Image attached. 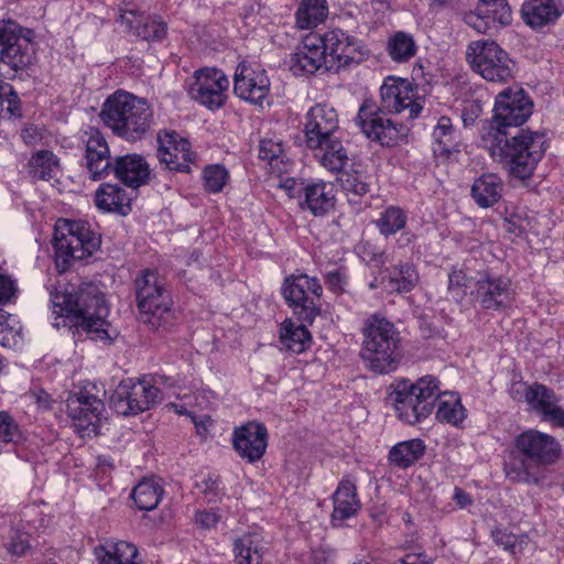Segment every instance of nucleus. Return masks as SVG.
<instances>
[{
  "label": "nucleus",
  "mask_w": 564,
  "mask_h": 564,
  "mask_svg": "<svg viewBox=\"0 0 564 564\" xmlns=\"http://www.w3.org/2000/svg\"><path fill=\"white\" fill-rule=\"evenodd\" d=\"M319 46L325 51L327 70H339L354 64L361 63L368 52L358 40L340 29H332L319 33Z\"/></svg>",
  "instance_id": "obj_13"
},
{
  "label": "nucleus",
  "mask_w": 564,
  "mask_h": 564,
  "mask_svg": "<svg viewBox=\"0 0 564 564\" xmlns=\"http://www.w3.org/2000/svg\"><path fill=\"white\" fill-rule=\"evenodd\" d=\"M270 80L264 69L239 64L234 78L235 94L251 104L260 105L268 96Z\"/></svg>",
  "instance_id": "obj_23"
},
{
  "label": "nucleus",
  "mask_w": 564,
  "mask_h": 564,
  "mask_svg": "<svg viewBox=\"0 0 564 564\" xmlns=\"http://www.w3.org/2000/svg\"><path fill=\"white\" fill-rule=\"evenodd\" d=\"M482 11L490 22L509 25L512 22V11L507 0H478Z\"/></svg>",
  "instance_id": "obj_49"
},
{
  "label": "nucleus",
  "mask_w": 564,
  "mask_h": 564,
  "mask_svg": "<svg viewBox=\"0 0 564 564\" xmlns=\"http://www.w3.org/2000/svg\"><path fill=\"white\" fill-rule=\"evenodd\" d=\"M394 564H431L426 555L419 554H406L403 558L399 560Z\"/></svg>",
  "instance_id": "obj_63"
},
{
  "label": "nucleus",
  "mask_w": 564,
  "mask_h": 564,
  "mask_svg": "<svg viewBox=\"0 0 564 564\" xmlns=\"http://www.w3.org/2000/svg\"><path fill=\"white\" fill-rule=\"evenodd\" d=\"M425 453L421 438H412L395 444L389 452V460L399 468H406L417 462Z\"/></svg>",
  "instance_id": "obj_40"
},
{
  "label": "nucleus",
  "mask_w": 564,
  "mask_h": 564,
  "mask_svg": "<svg viewBox=\"0 0 564 564\" xmlns=\"http://www.w3.org/2000/svg\"><path fill=\"white\" fill-rule=\"evenodd\" d=\"M378 108L387 113H401L408 110V118L414 119L422 111V105L415 99L412 84L401 77L389 76L380 87Z\"/></svg>",
  "instance_id": "obj_17"
},
{
  "label": "nucleus",
  "mask_w": 564,
  "mask_h": 564,
  "mask_svg": "<svg viewBox=\"0 0 564 564\" xmlns=\"http://www.w3.org/2000/svg\"><path fill=\"white\" fill-rule=\"evenodd\" d=\"M319 33L307 34L297 50L290 56V70L295 76L312 75L323 66L327 70L325 51L319 46Z\"/></svg>",
  "instance_id": "obj_24"
},
{
  "label": "nucleus",
  "mask_w": 564,
  "mask_h": 564,
  "mask_svg": "<svg viewBox=\"0 0 564 564\" xmlns=\"http://www.w3.org/2000/svg\"><path fill=\"white\" fill-rule=\"evenodd\" d=\"M341 188L349 195L360 197L370 192L369 176L360 171L340 172L338 177Z\"/></svg>",
  "instance_id": "obj_48"
},
{
  "label": "nucleus",
  "mask_w": 564,
  "mask_h": 564,
  "mask_svg": "<svg viewBox=\"0 0 564 564\" xmlns=\"http://www.w3.org/2000/svg\"><path fill=\"white\" fill-rule=\"evenodd\" d=\"M306 147L313 151L319 164L332 173H340L348 163L347 150L340 137L324 139L316 147L312 144Z\"/></svg>",
  "instance_id": "obj_31"
},
{
  "label": "nucleus",
  "mask_w": 564,
  "mask_h": 564,
  "mask_svg": "<svg viewBox=\"0 0 564 564\" xmlns=\"http://www.w3.org/2000/svg\"><path fill=\"white\" fill-rule=\"evenodd\" d=\"M162 399V391L148 377L127 378L111 393L109 405L118 415L133 416L154 408Z\"/></svg>",
  "instance_id": "obj_10"
},
{
  "label": "nucleus",
  "mask_w": 564,
  "mask_h": 564,
  "mask_svg": "<svg viewBox=\"0 0 564 564\" xmlns=\"http://www.w3.org/2000/svg\"><path fill=\"white\" fill-rule=\"evenodd\" d=\"M502 186L496 174H482L471 186V197L479 207H490L501 198Z\"/></svg>",
  "instance_id": "obj_38"
},
{
  "label": "nucleus",
  "mask_w": 564,
  "mask_h": 564,
  "mask_svg": "<svg viewBox=\"0 0 564 564\" xmlns=\"http://www.w3.org/2000/svg\"><path fill=\"white\" fill-rule=\"evenodd\" d=\"M494 541L497 545L502 546L505 550L512 554L517 553L518 536L507 532L502 529H496L491 533Z\"/></svg>",
  "instance_id": "obj_57"
},
{
  "label": "nucleus",
  "mask_w": 564,
  "mask_h": 564,
  "mask_svg": "<svg viewBox=\"0 0 564 564\" xmlns=\"http://www.w3.org/2000/svg\"><path fill=\"white\" fill-rule=\"evenodd\" d=\"M219 519L220 516L213 510L199 511L195 516L196 523L204 529L214 528L218 523Z\"/></svg>",
  "instance_id": "obj_62"
},
{
  "label": "nucleus",
  "mask_w": 564,
  "mask_h": 564,
  "mask_svg": "<svg viewBox=\"0 0 564 564\" xmlns=\"http://www.w3.org/2000/svg\"><path fill=\"white\" fill-rule=\"evenodd\" d=\"M406 220L408 216L403 209L398 206H389L380 213V216L375 224L380 234L388 237L403 229Z\"/></svg>",
  "instance_id": "obj_47"
},
{
  "label": "nucleus",
  "mask_w": 564,
  "mask_h": 564,
  "mask_svg": "<svg viewBox=\"0 0 564 564\" xmlns=\"http://www.w3.org/2000/svg\"><path fill=\"white\" fill-rule=\"evenodd\" d=\"M389 393L395 414L405 424L414 425L427 419L434 411L440 397V380L423 376L415 381L408 378L394 380Z\"/></svg>",
  "instance_id": "obj_6"
},
{
  "label": "nucleus",
  "mask_w": 564,
  "mask_h": 564,
  "mask_svg": "<svg viewBox=\"0 0 564 564\" xmlns=\"http://www.w3.org/2000/svg\"><path fill=\"white\" fill-rule=\"evenodd\" d=\"M53 313L65 323L88 334L91 339L108 340L109 307L94 283H83L77 290L52 296Z\"/></svg>",
  "instance_id": "obj_2"
},
{
  "label": "nucleus",
  "mask_w": 564,
  "mask_h": 564,
  "mask_svg": "<svg viewBox=\"0 0 564 564\" xmlns=\"http://www.w3.org/2000/svg\"><path fill=\"white\" fill-rule=\"evenodd\" d=\"M437 409L435 417L441 423L458 427L465 421L466 409L462 404L458 394L451 391H443L440 388V397L436 400Z\"/></svg>",
  "instance_id": "obj_37"
},
{
  "label": "nucleus",
  "mask_w": 564,
  "mask_h": 564,
  "mask_svg": "<svg viewBox=\"0 0 564 564\" xmlns=\"http://www.w3.org/2000/svg\"><path fill=\"white\" fill-rule=\"evenodd\" d=\"M311 333L306 323L296 324L292 319H285L280 327L281 345L295 354L305 351L311 345Z\"/></svg>",
  "instance_id": "obj_39"
},
{
  "label": "nucleus",
  "mask_w": 564,
  "mask_h": 564,
  "mask_svg": "<svg viewBox=\"0 0 564 564\" xmlns=\"http://www.w3.org/2000/svg\"><path fill=\"white\" fill-rule=\"evenodd\" d=\"M562 12L558 0H525L521 9L523 21L534 30L554 24Z\"/></svg>",
  "instance_id": "obj_30"
},
{
  "label": "nucleus",
  "mask_w": 564,
  "mask_h": 564,
  "mask_svg": "<svg viewBox=\"0 0 564 564\" xmlns=\"http://www.w3.org/2000/svg\"><path fill=\"white\" fill-rule=\"evenodd\" d=\"M205 188L209 193H219L228 181V172L221 165L207 166L204 171Z\"/></svg>",
  "instance_id": "obj_51"
},
{
  "label": "nucleus",
  "mask_w": 564,
  "mask_h": 564,
  "mask_svg": "<svg viewBox=\"0 0 564 564\" xmlns=\"http://www.w3.org/2000/svg\"><path fill=\"white\" fill-rule=\"evenodd\" d=\"M162 486L152 478H144L132 490L131 497L140 510L151 511L158 507L163 496Z\"/></svg>",
  "instance_id": "obj_42"
},
{
  "label": "nucleus",
  "mask_w": 564,
  "mask_h": 564,
  "mask_svg": "<svg viewBox=\"0 0 564 564\" xmlns=\"http://www.w3.org/2000/svg\"><path fill=\"white\" fill-rule=\"evenodd\" d=\"M281 292L302 323L311 325L321 314L323 288L318 279L307 274H291L284 279Z\"/></svg>",
  "instance_id": "obj_11"
},
{
  "label": "nucleus",
  "mask_w": 564,
  "mask_h": 564,
  "mask_svg": "<svg viewBox=\"0 0 564 564\" xmlns=\"http://www.w3.org/2000/svg\"><path fill=\"white\" fill-rule=\"evenodd\" d=\"M100 243V236L88 223L59 219L54 232L55 263L58 272H66L74 261L93 256Z\"/></svg>",
  "instance_id": "obj_7"
},
{
  "label": "nucleus",
  "mask_w": 564,
  "mask_h": 564,
  "mask_svg": "<svg viewBox=\"0 0 564 564\" xmlns=\"http://www.w3.org/2000/svg\"><path fill=\"white\" fill-rule=\"evenodd\" d=\"M111 172L124 185L132 188H138L145 184L150 175L148 163L139 154H127L116 158Z\"/></svg>",
  "instance_id": "obj_28"
},
{
  "label": "nucleus",
  "mask_w": 564,
  "mask_h": 564,
  "mask_svg": "<svg viewBox=\"0 0 564 564\" xmlns=\"http://www.w3.org/2000/svg\"><path fill=\"white\" fill-rule=\"evenodd\" d=\"M482 111L478 101H468L462 110V120L465 127L473 126Z\"/></svg>",
  "instance_id": "obj_61"
},
{
  "label": "nucleus",
  "mask_w": 564,
  "mask_h": 564,
  "mask_svg": "<svg viewBox=\"0 0 564 564\" xmlns=\"http://www.w3.org/2000/svg\"><path fill=\"white\" fill-rule=\"evenodd\" d=\"M328 14L326 0H302L295 12L299 29H312L322 23Z\"/></svg>",
  "instance_id": "obj_41"
},
{
  "label": "nucleus",
  "mask_w": 564,
  "mask_h": 564,
  "mask_svg": "<svg viewBox=\"0 0 564 564\" xmlns=\"http://www.w3.org/2000/svg\"><path fill=\"white\" fill-rule=\"evenodd\" d=\"M304 200L302 208L314 216H324L335 206L334 187L330 183L316 182L303 188Z\"/></svg>",
  "instance_id": "obj_33"
},
{
  "label": "nucleus",
  "mask_w": 564,
  "mask_h": 564,
  "mask_svg": "<svg viewBox=\"0 0 564 564\" xmlns=\"http://www.w3.org/2000/svg\"><path fill=\"white\" fill-rule=\"evenodd\" d=\"M532 109L533 102L522 88H507L496 97L492 121L484 124L492 123L503 130L519 127L530 118Z\"/></svg>",
  "instance_id": "obj_15"
},
{
  "label": "nucleus",
  "mask_w": 564,
  "mask_h": 564,
  "mask_svg": "<svg viewBox=\"0 0 564 564\" xmlns=\"http://www.w3.org/2000/svg\"><path fill=\"white\" fill-rule=\"evenodd\" d=\"M29 165L32 176L43 181L55 178L61 171L58 158L48 150L33 154Z\"/></svg>",
  "instance_id": "obj_44"
},
{
  "label": "nucleus",
  "mask_w": 564,
  "mask_h": 564,
  "mask_svg": "<svg viewBox=\"0 0 564 564\" xmlns=\"http://www.w3.org/2000/svg\"><path fill=\"white\" fill-rule=\"evenodd\" d=\"M333 523L343 522L357 514L361 503L357 495V487L350 479L344 478L338 484L333 495Z\"/></svg>",
  "instance_id": "obj_32"
},
{
  "label": "nucleus",
  "mask_w": 564,
  "mask_h": 564,
  "mask_svg": "<svg viewBox=\"0 0 564 564\" xmlns=\"http://www.w3.org/2000/svg\"><path fill=\"white\" fill-rule=\"evenodd\" d=\"M265 543L257 532H248L236 538L232 552L237 564H262Z\"/></svg>",
  "instance_id": "obj_35"
},
{
  "label": "nucleus",
  "mask_w": 564,
  "mask_h": 564,
  "mask_svg": "<svg viewBox=\"0 0 564 564\" xmlns=\"http://www.w3.org/2000/svg\"><path fill=\"white\" fill-rule=\"evenodd\" d=\"M305 143L316 147L324 139L338 137L339 119L336 109L327 104H316L305 115Z\"/></svg>",
  "instance_id": "obj_20"
},
{
  "label": "nucleus",
  "mask_w": 564,
  "mask_h": 564,
  "mask_svg": "<svg viewBox=\"0 0 564 564\" xmlns=\"http://www.w3.org/2000/svg\"><path fill=\"white\" fill-rule=\"evenodd\" d=\"M432 150L438 161L446 162L460 152L462 140L448 117H441L433 130Z\"/></svg>",
  "instance_id": "obj_29"
},
{
  "label": "nucleus",
  "mask_w": 564,
  "mask_h": 564,
  "mask_svg": "<svg viewBox=\"0 0 564 564\" xmlns=\"http://www.w3.org/2000/svg\"><path fill=\"white\" fill-rule=\"evenodd\" d=\"M158 158L161 164L171 171L191 172V164L195 162L196 155L187 140L175 131L163 130L158 133Z\"/></svg>",
  "instance_id": "obj_19"
},
{
  "label": "nucleus",
  "mask_w": 564,
  "mask_h": 564,
  "mask_svg": "<svg viewBox=\"0 0 564 564\" xmlns=\"http://www.w3.org/2000/svg\"><path fill=\"white\" fill-rule=\"evenodd\" d=\"M25 30L26 29L20 26L13 20L0 21V46L3 48L8 45H12L15 41L24 35Z\"/></svg>",
  "instance_id": "obj_52"
},
{
  "label": "nucleus",
  "mask_w": 564,
  "mask_h": 564,
  "mask_svg": "<svg viewBox=\"0 0 564 564\" xmlns=\"http://www.w3.org/2000/svg\"><path fill=\"white\" fill-rule=\"evenodd\" d=\"M0 104H7V110L10 115L20 116V98L13 87L2 79H0Z\"/></svg>",
  "instance_id": "obj_54"
},
{
  "label": "nucleus",
  "mask_w": 564,
  "mask_h": 564,
  "mask_svg": "<svg viewBox=\"0 0 564 564\" xmlns=\"http://www.w3.org/2000/svg\"><path fill=\"white\" fill-rule=\"evenodd\" d=\"M20 524L17 528L12 527L9 530V535L4 542L7 550L15 555H22L30 547V535L31 530L35 529V525L30 520H20Z\"/></svg>",
  "instance_id": "obj_46"
},
{
  "label": "nucleus",
  "mask_w": 564,
  "mask_h": 564,
  "mask_svg": "<svg viewBox=\"0 0 564 564\" xmlns=\"http://www.w3.org/2000/svg\"><path fill=\"white\" fill-rule=\"evenodd\" d=\"M96 206L104 212L126 216L131 210V198L119 185L104 183L96 191Z\"/></svg>",
  "instance_id": "obj_36"
},
{
  "label": "nucleus",
  "mask_w": 564,
  "mask_h": 564,
  "mask_svg": "<svg viewBox=\"0 0 564 564\" xmlns=\"http://www.w3.org/2000/svg\"><path fill=\"white\" fill-rule=\"evenodd\" d=\"M34 37V31L26 29L23 36L12 45H8L1 50L0 65L9 68V70L4 73L10 78L15 77L19 70H23L33 64L35 58Z\"/></svg>",
  "instance_id": "obj_25"
},
{
  "label": "nucleus",
  "mask_w": 564,
  "mask_h": 564,
  "mask_svg": "<svg viewBox=\"0 0 564 564\" xmlns=\"http://www.w3.org/2000/svg\"><path fill=\"white\" fill-rule=\"evenodd\" d=\"M470 68L487 82L507 83L513 78L514 62L495 41H471L466 48Z\"/></svg>",
  "instance_id": "obj_9"
},
{
  "label": "nucleus",
  "mask_w": 564,
  "mask_h": 564,
  "mask_svg": "<svg viewBox=\"0 0 564 564\" xmlns=\"http://www.w3.org/2000/svg\"><path fill=\"white\" fill-rule=\"evenodd\" d=\"M228 87L229 79L223 70L206 67L195 72L188 94L200 105L216 110L225 105Z\"/></svg>",
  "instance_id": "obj_16"
},
{
  "label": "nucleus",
  "mask_w": 564,
  "mask_h": 564,
  "mask_svg": "<svg viewBox=\"0 0 564 564\" xmlns=\"http://www.w3.org/2000/svg\"><path fill=\"white\" fill-rule=\"evenodd\" d=\"M232 446L248 463L260 460L268 446L267 427L254 421L236 427L232 433Z\"/></svg>",
  "instance_id": "obj_21"
},
{
  "label": "nucleus",
  "mask_w": 564,
  "mask_h": 564,
  "mask_svg": "<svg viewBox=\"0 0 564 564\" xmlns=\"http://www.w3.org/2000/svg\"><path fill=\"white\" fill-rule=\"evenodd\" d=\"M387 50L394 62L404 63L415 55L416 44L412 35L400 31L390 37Z\"/></svg>",
  "instance_id": "obj_45"
},
{
  "label": "nucleus",
  "mask_w": 564,
  "mask_h": 564,
  "mask_svg": "<svg viewBox=\"0 0 564 564\" xmlns=\"http://www.w3.org/2000/svg\"><path fill=\"white\" fill-rule=\"evenodd\" d=\"M104 410L102 401L93 394L79 392L66 401V413L75 425L85 430L99 419Z\"/></svg>",
  "instance_id": "obj_27"
},
{
  "label": "nucleus",
  "mask_w": 564,
  "mask_h": 564,
  "mask_svg": "<svg viewBox=\"0 0 564 564\" xmlns=\"http://www.w3.org/2000/svg\"><path fill=\"white\" fill-rule=\"evenodd\" d=\"M17 282L11 276L0 274V304H7L17 296Z\"/></svg>",
  "instance_id": "obj_58"
},
{
  "label": "nucleus",
  "mask_w": 564,
  "mask_h": 564,
  "mask_svg": "<svg viewBox=\"0 0 564 564\" xmlns=\"http://www.w3.org/2000/svg\"><path fill=\"white\" fill-rule=\"evenodd\" d=\"M283 145L279 140L263 139L259 145V158L270 164L282 162Z\"/></svg>",
  "instance_id": "obj_53"
},
{
  "label": "nucleus",
  "mask_w": 564,
  "mask_h": 564,
  "mask_svg": "<svg viewBox=\"0 0 564 564\" xmlns=\"http://www.w3.org/2000/svg\"><path fill=\"white\" fill-rule=\"evenodd\" d=\"M19 436V426L6 411H0V442H13Z\"/></svg>",
  "instance_id": "obj_56"
},
{
  "label": "nucleus",
  "mask_w": 564,
  "mask_h": 564,
  "mask_svg": "<svg viewBox=\"0 0 564 564\" xmlns=\"http://www.w3.org/2000/svg\"><path fill=\"white\" fill-rule=\"evenodd\" d=\"M482 8L478 2V6L475 11H469L464 13V21L467 25L473 28L479 33H486L489 29L490 20L488 19L485 12H481Z\"/></svg>",
  "instance_id": "obj_55"
},
{
  "label": "nucleus",
  "mask_w": 564,
  "mask_h": 564,
  "mask_svg": "<svg viewBox=\"0 0 564 564\" xmlns=\"http://www.w3.org/2000/svg\"><path fill=\"white\" fill-rule=\"evenodd\" d=\"M420 274L416 267L410 262H399L388 269L382 276V282L391 292L408 293L419 283Z\"/></svg>",
  "instance_id": "obj_34"
},
{
  "label": "nucleus",
  "mask_w": 564,
  "mask_h": 564,
  "mask_svg": "<svg viewBox=\"0 0 564 564\" xmlns=\"http://www.w3.org/2000/svg\"><path fill=\"white\" fill-rule=\"evenodd\" d=\"M100 118L116 135L137 141L150 131L153 111L145 99L126 91H116L104 102Z\"/></svg>",
  "instance_id": "obj_5"
},
{
  "label": "nucleus",
  "mask_w": 564,
  "mask_h": 564,
  "mask_svg": "<svg viewBox=\"0 0 564 564\" xmlns=\"http://www.w3.org/2000/svg\"><path fill=\"white\" fill-rule=\"evenodd\" d=\"M470 294L474 296L475 303L485 311L507 310L513 305L516 300L511 281L488 270L477 272Z\"/></svg>",
  "instance_id": "obj_14"
},
{
  "label": "nucleus",
  "mask_w": 564,
  "mask_h": 564,
  "mask_svg": "<svg viewBox=\"0 0 564 564\" xmlns=\"http://www.w3.org/2000/svg\"><path fill=\"white\" fill-rule=\"evenodd\" d=\"M140 321L150 329H159L171 318L172 299L165 279L156 270L144 269L134 279Z\"/></svg>",
  "instance_id": "obj_8"
},
{
  "label": "nucleus",
  "mask_w": 564,
  "mask_h": 564,
  "mask_svg": "<svg viewBox=\"0 0 564 564\" xmlns=\"http://www.w3.org/2000/svg\"><path fill=\"white\" fill-rule=\"evenodd\" d=\"M15 317L0 308V345L3 347H13L19 343L20 329L12 323Z\"/></svg>",
  "instance_id": "obj_50"
},
{
  "label": "nucleus",
  "mask_w": 564,
  "mask_h": 564,
  "mask_svg": "<svg viewBox=\"0 0 564 564\" xmlns=\"http://www.w3.org/2000/svg\"><path fill=\"white\" fill-rule=\"evenodd\" d=\"M80 141L85 149V167L89 178L93 181L106 178L111 172L113 162L104 134L98 129L90 127L82 132Z\"/></svg>",
  "instance_id": "obj_18"
},
{
  "label": "nucleus",
  "mask_w": 564,
  "mask_h": 564,
  "mask_svg": "<svg viewBox=\"0 0 564 564\" xmlns=\"http://www.w3.org/2000/svg\"><path fill=\"white\" fill-rule=\"evenodd\" d=\"M128 32L144 41H161L167 33L166 23L134 10H121L117 20Z\"/></svg>",
  "instance_id": "obj_26"
},
{
  "label": "nucleus",
  "mask_w": 564,
  "mask_h": 564,
  "mask_svg": "<svg viewBox=\"0 0 564 564\" xmlns=\"http://www.w3.org/2000/svg\"><path fill=\"white\" fill-rule=\"evenodd\" d=\"M361 335L360 358L366 368L378 375L394 372L403 358L402 337L394 324L373 313L364 321Z\"/></svg>",
  "instance_id": "obj_4"
},
{
  "label": "nucleus",
  "mask_w": 564,
  "mask_h": 564,
  "mask_svg": "<svg viewBox=\"0 0 564 564\" xmlns=\"http://www.w3.org/2000/svg\"><path fill=\"white\" fill-rule=\"evenodd\" d=\"M514 460L505 464L506 476L513 482L541 485L543 468L556 464L562 455L560 442L535 429L521 432L513 440Z\"/></svg>",
  "instance_id": "obj_3"
},
{
  "label": "nucleus",
  "mask_w": 564,
  "mask_h": 564,
  "mask_svg": "<svg viewBox=\"0 0 564 564\" xmlns=\"http://www.w3.org/2000/svg\"><path fill=\"white\" fill-rule=\"evenodd\" d=\"M148 379L154 383L155 387H158L161 390V387H174L176 383V380L172 377H167L165 375L155 373L151 377H148Z\"/></svg>",
  "instance_id": "obj_64"
},
{
  "label": "nucleus",
  "mask_w": 564,
  "mask_h": 564,
  "mask_svg": "<svg viewBox=\"0 0 564 564\" xmlns=\"http://www.w3.org/2000/svg\"><path fill=\"white\" fill-rule=\"evenodd\" d=\"M388 115L375 101L367 99L359 107L355 122L369 140L381 147L392 148L405 141L409 128L393 121Z\"/></svg>",
  "instance_id": "obj_12"
},
{
  "label": "nucleus",
  "mask_w": 564,
  "mask_h": 564,
  "mask_svg": "<svg viewBox=\"0 0 564 564\" xmlns=\"http://www.w3.org/2000/svg\"><path fill=\"white\" fill-rule=\"evenodd\" d=\"M480 142L494 160L506 165L520 180L532 175L546 150V138L542 132L521 130L509 138L507 130L492 123L482 126Z\"/></svg>",
  "instance_id": "obj_1"
},
{
  "label": "nucleus",
  "mask_w": 564,
  "mask_h": 564,
  "mask_svg": "<svg viewBox=\"0 0 564 564\" xmlns=\"http://www.w3.org/2000/svg\"><path fill=\"white\" fill-rule=\"evenodd\" d=\"M524 400L542 421L564 429V409L558 405L560 399L551 388L531 383L525 388Z\"/></svg>",
  "instance_id": "obj_22"
},
{
  "label": "nucleus",
  "mask_w": 564,
  "mask_h": 564,
  "mask_svg": "<svg viewBox=\"0 0 564 564\" xmlns=\"http://www.w3.org/2000/svg\"><path fill=\"white\" fill-rule=\"evenodd\" d=\"M475 281L476 275L468 276L467 273L464 272L463 270H454L453 272L449 273L448 276V288L452 289L454 286H464L473 290Z\"/></svg>",
  "instance_id": "obj_60"
},
{
  "label": "nucleus",
  "mask_w": 564,
  "mask_h": 564,
  "mask_svg": "<svg viewBox=\"0 0 564 564\" xmlns=\"http://www.w3.org/2000/svg\"><path fill=\"white\" fill-rule=\"evenodd\" d=\"M100 564H138L139 552L137 547L126 541L107 543L101 547Z\"/></svg>",
  "instance_id": "obj_43"
},
{
  "label": "nucleus",
  "mask_w": 564,
  "mask_h": 564,
  "mask_svg": "<svg viewBox=\"0 0 564 564\" xmlns=\"http://www.w3.org/2000/svg\"><path fill=\"white\" fill-rule=\"evenodd\" d=\"M325 283L332 292L339 294L345 291L347 278L341 270H335L326 274Z\"/></svg>",
  "instance_id": "obj_59"
}]
</instances>
